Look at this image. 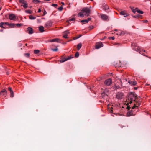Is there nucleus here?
<instances>
[{
	"label": "nucleus",
	"instance_id": "27",
	"mask_svg": "<svg viewBox=\"0 0 151 151\" xmlns=\"http://www.w3.org/2000/svg\"><path fill=\"white\" fill-rule=\"evenodd\" d=\"M29 18L30 19L33 20L36 19V17L33 16L32 15H30L29 16Z\"/></svg>",
	"mask_w": 151,
	"mask_h": 151
},
{
	"label": "nucleus",
	"instance_id": "50",
	"mask_svg": "<svg viewBox=\"0 0 151 151\" xmlns=\"http://www.w3.org/2000/svg\"><path fill=\"white\" fill-rule=\"evenodd\" d=\"M134 89L135 90H136L137 89V87H134Z\"/></svg>",
	"mask_w": 151,
	"mask_h": 151
},
{
	"label": "nucleus",
	"instance_id": "16",
	"mask_svg": "<svg viewBox=\"0 0 151 151\" xmlns=\"http://www.w3.org/2000/svg\"><path fill=\"white\" fill-rule=\"evenodd\" d=\"M44 27L42 26H41L39 27V30L41 32H43L45 31V30H44Z\"/></svg>",
	"mask_w": 151,
	"mask_h": 151
},
{
	"label": "nucleus",
	"instance_id": "39",
	"mask_svg": "<svg viewBox=\"0 0 151 151\" xmlns=\"http://www.w3.org/2000/svg\"><path fill=\"white\" fill-rule=\"evenodd\" d=\"M22 25V24H19V23L17 24H16V26L18 27H20Z\"/></svg>",
	"mask_w": 151,
	"mask_h": 151
},
{
	"label": "nucleus",
	"instance_id": "59",
	"mask_svg": "<svg viewBox=\"0 0 151 151\" xmlns=\"http://www.w3.org/2000/svg\"><path fill=\"white\" fill-rule=\"evenodd\" d=\"M62 4H63V5H64V3H63V2H62Z\"/></svg>",
	"mask_w": 151,
	"mask_h": 151
},
{
	"label": "nucleus",
	"instance_id": "55",
	"mask_svg": "<svg viewBox=\"0 0 151 151\" xmlns=\"http://www.w3.org/2000/svg\"><path fill=\"white\" fill-rule=\"evenodd\" d=\"M6 17L7 18H9V15L7 16Z\"/></svg>",
	"mask_w": 151,
	"mask_h": 151
},
{
	"label": "nucleus",
	"instance_id": "42",
	"mask_svg": "<svg viewBox=\"0 0 151 151\" xmlns=\"http://www.w3.org/2000/svg\"><path fill=\"white\" fill-rule=\"evenodd\" d=\"M52 6L56 7L57 6V5L56 4H52Z\"/></svg>",
	"mask_w": 151,
	"mask_h": 151
},
{
	"label": "nucleus",
	"instance_id": "52",
	"mask_svg": "<svg viewBox=\"0 0 151 151\" xmlns=\"http://www.w3.org/2000/svg\"><path fill=\"white\" fill-rule=\"evenodd\" d=\"M142 50L143 52H145V50Z\"/></svg>",
	"mask_w": 151,
	"mask_h": 151
},
{
	"label": "nucleus",
	"instance_id": "56",
	"mask_svg": "<svg viewBox=\"0 0 151 151\" xmlns=\"http://www.w3.org/2000/svg\"><path fill=\"white\" fill-rule=\"evenodd\" d=\"M147 22V20H145V22Z\"/></svg>",
	"mask_w": 151,
	"mask_h": 151
},
{
	"label": "nucleus",
	"instance_id": "20",
	"mask_svg": "<svg viewBox=\"0 0 151 151\" xmlns=\"http://www.w3.org/2000/svg\"><path fill=\"white\" fill-rule=\"evenodd\" d=\"M122 93H118L117 95V97L118 99H122Z\"/></svg>",
	"mask_w": 151,
	"mask_h": 151
},
{
	"label": "nucleus",
	"instance_id": "10",
	"mask_svg": "<svg viewBox=\"0 0 151 151\" xmlns=\"http://www.w3.org/2000/svg\"><path fill=\"white\" fill-rule=\"evenodd\" d=\"M102 8L104 10L106 11L107 10L109 9V7L106 4L104 3L102 5Z\"/></svg>",
	"mask_w": 151,
	"mask_h": 151
},
{
	"label": "nucleus",
	"instance_id": "44",
	"mask_svg": "<svg viewBox=\"0 0 151 151\" xmlns=\"http://www.w3.org/2000/svg\"><path fill=\"white\" fill-rule=\"evenodd\" d=\"M115 39L114 37H112L109 38V39H111L112 40H114Z\"/></svg>",
	"mask_w": 151,
	"mask_h": 151
},
{
	"label": "nucleus",
	"instance_id": "12",
	"mask_svg": "<svg viewBox=\"0 0 151 151\" xmlns=\"http://www.w3.org/2000/svg\"><path fill=\"white\" fill-rule=\"evenodd\" d=\"M27 31H28V33L29 34H32L33 33V30L32 28L31 27H28L27 28Z\"/></svg>",
	"mask_w": 151,
	"mask_h": 151
},
{
	"label": "nucleus",
	"instance_id": "40",
	"mask_svg": "<svg viewBox=\"0 0 151 151\" xmlns=\"http://www.w3.org/2000/svg\"><path fill=\"white\" fill-rule=\"evenodd\" d=\"M47 14V12L45 10H44L43 11V16H45L46 14Z\"/></svg>",
	"mask_w": 151,
	"mask_h": 151
},
{
	"label": "nucleus",
	"instance_id": "23",
	"mask_svg": "<svg viewBox=\"0 0 151 151\" xmlns=\"http://www.w3.org/2000/svg\"><path fill=\"white\" fill-rule=\"evenodd\" d=\"M10 28H14L16 27V24L14 23H10Z\"/></svg>",
	"mask_w": 151,
	"mask_h": 151
},
{
	"label": "nucleus",
	"instance_id": "15",
	"mask_svg": "<svg viewBox=\"0 0 151 151\" xmlns=\"http://www.w3.org/2000/svg\"><path fill=\"white\" fill-rule=\"evenodd\" d=\"M10 20H14L16 18V17L14 15L12 14H10Z\"/></svg>",
	"mask_w": 151,
	"mask_h": 151
},
{
	"label": "nucleus",
	"instance_id": "14",
	"mask_svg": "<svg viewBox=\"0 0 151 151\" xmlns=\"http://www.w3.org/2000/svg\"><path fill=\"white\" fill-rule=\"evenodd\" d=\"M128 83L133 86H135L137 84V82L135 81H128Z\"/></svg>",
	"mask_w": 151,
	"mask_h": 151
},
{
	"label": "nucleus",
	"instance_id": "34",
	"mask_svg": "<svg viewBox=\"0 0 151 151\" xmlns=\"http://www.w3.org/2000/svg\"><path fill=\"white\" fill-rule=\"evenodd\" d=\"M81 22H85L86 23H87L88 21L86 19H84V20H83L81 21Z\"/></svg>",
	"mask_w": 151,
	"mask_h": 151
},
{
	"label": "nucleus",
	"instance_id": "61",
	"mask_svg": "<svg viewBox=\"0 0 151 151\" xmlns=\"http://www.w3.org/2000/svg\"><path fill=\"white\" fill-rule=\"evenodd\" d=\"M8 90H9V87H8Z\"/></svg>",
	"mask_w": 151,
	"mask_h": 151
},
{
	"label": "nucleus",
	"instance_id": "3",
	"mask_svg": "<svg viewBox=\"0 0 151 151\" xmlns=\"http://www.w3.org/2000/svg\"><path fill=\"white\" fill-rule=\"evenodd\" d=\"M135 102H136V104H134V106L132 107V109H133L134 108H137V106H136V105H138V106H139L140 104V101H139V98H138V99H137V101H134Z\"/></svg>",
	"mask_w": 151,
	"mask_h": 151
},
{
	"label": "nucleus",
	"instance_id": "35",
	"mask_svg": "<svg viewBox=\"0 0 151 151\" xmlns=\"http://www.w3.org/2000/svg\"><path fill=\"white\" fill-rule=\"evenodd\" d=\"M26 57L27 58H29L30 56V54L28 53H27L24 54Z\"/></svg>",
	"mask_w": 151,
	"mask_h": 151
},
{
	"label": "nucleus",
	"instance_id": "28",
	"mask_svg": "<svg viewBox=\"0 0 151 151\" xmlns=\"http://www.w3.org/2000/svg\"><path fill=\"white\" fill-rule=\"evenodd\" d=\"M76 20V18H72L69 20H68L67 21V22L68 23L69 22L73 21H75Z\"/></svg>",
	"mask_w": 151,
	"mask_h": 151
},
{
	"label": "nucleus",
	"instance_id": "25",
	"mask_svg": "<svg viewBox=\"0 0 151 151\" xmlns=\"http://www.w3.org/2000/svg\"><path fill=\"white\" fill-rule=\"evenodd\" d=\"M23 4L24 5H23V7L25 9L27 8L28 6L27 3V2H26ZM21 6H22V5Z\"/></svg>",
	"mask_w": 151,
	"mask_h": 151
},
{
	"label": "nucleus",
	"instance_id": "22",
	"mask_svg": "<svg viewBox=\"0 0 151 151\" xmlns=\"http://www.w3.org/2000/svg\"><path fill=\"white\" fill-rule=\"evenodd\" d=\"M120 88V86L119 85H117L116 84L114 85L113 87V88L115 89H117L119 88Z\"/></svg>",
	"mask_w": 151,
	"mask_h": 151
},
{
	"label": "nucleus",
	"instance_id": "18",
	"mask_svg": "<svg viewBox=\"0 0 151 151\" xmlns=\"http://www.w3.org/2000/svg\"><path fill=\"white\" fill-rule=\"evenodd\" d=\"M83 13L82 11L79 12L78 14V16L79 17H83L84 15L83 14Z\"/></svg>",
	"mask_w": 151,
	"mask_h": 151
},
{
	"label": "nucleus",
	"instance_id": "11",
	"mask_svg": "<svg viewBox=\"0 0 151 151\" xmlns=\"http://www.w3.org/2000/svg\"><path fill=\"white\" fill-rule=\"evenodd\" d=\"M120 14L121 15L124 16V17L128 15V13H127L125 11H121L120 13Z\"/></svg>",
	"mask_w": 151,
	"mask_h": 151
},
{
	"label": "nucleus",
	"instance_id": "60",
	"mask_svg": "<svg viewBox=\"0 0 151 151\" xmlns=\"http://www.w3.org/2000/svg\"><path fill=\"white\" fill-rule=\"evenodd\" d=\"M41 2V1L38 0V2H37V3Z\"/></svg>",
	"mask_w": 151,
	"mask_h": 151
},
{
	"label": "nucleus",
	"instance_id": "45",
	"mask_svg": "<svg viewBox=\"0 0 151 151\" xmlns=\"http://www.w3.org/2000/svg\"><path fill=\"white\" fill-rule=\"evenodd\" d=\"M132 11L134 13H135L136 12H137L135 9H133Z\"/></svg>",
	"mask_w": 151,
	"mask_h": 151
},
{
	"label": "nucleus",
	"instance_id": "49",
	"mask_svg": "<svg viewBox=\"0 0 151 151\" xmlns=\"http://www.w3.org/2000/svg\"><path fill=\"white\" fill-rule=\"evenodd\" d=\"M124 32H121V35H124Z\"/></svg>",
	"mask_w": 151,
	"mask_h": 151
},
{
	"label": "nucleus",
	"instance_id": "33",
	"mask_svg": "<svg viewBox=\"0 0 151 151\" xmlns=\"http://www.w3.org/2000/svg\"><path fill=\"white\" fill-rule=\"evenodd\" d=\"M79 56V53L78 52H77L76 54H75V56L76 57L78 58Z\"/></svg>",
	"mask_w": 151,
	"mask_h": 151
},
{
	"label": "nucleus",
	"instance_id": "38",
	"mask_svg": "<svg viewBox=\"0 0 151 151\" xmlns=\"http://www.w3.org/2000/svg\"><path fill=\"white\" fill-rule=\"evenodd\" d=\"M52 50L53 51H56L58 50V49L57 48V47H56L55 49H52Z\"/></svg>",
	"mask_w": 151,
	"mask_h": 151
},
{
	"label": "nucleus",
	"instance_id": "2",
	"mask_svg": "<svg viewBox=\"0 0 151 151\" xmlns=\"http://www.w3.org/2000/svg\"><path fill=\"white\" fill-rule=\"evenodd\" d=\"M81 11L83 13H85V15L88 16L91 12L90 9L88 7H85L83 8L81 10Z\"/></svg>",
	"mask_w": 151,
	"mask_h": 151
},
{
	"label": "nucleus",
	"instance_id": "43",
	"mask_svg": "<svg viewBox=\"0 0 151 151\" xmlns=\"http://www.w3.org/2000/svg\"><path fill=\"white\" fill-rule=\"evenodd\" d=\"M130 8L131 9V10L132 11L133 9H134V7L133 6H130Z\"/></svg>",
	"mask_w": 151,
	"mask_h": 151
},
{
	"label": "nucleus",
	"instance_id": "36",
	"mask_svg": "<svg viewBox=\"0 0 151 151\" xmlns=\"http://www.w3.org/2000/svg\"><path fill=\"white\" fill-rule=\"evenodd\" d=\"M32 2L33 3L35 4L37 3V2H38V0H32Z\"/></svg>",
	"mask_w": 151,
	"mask_h": 151
},
{
	"label": "nucleus",
	"instance_id": "19",
	"mask_svg": "<svg viewBox=\"0 0 151 151\" xmlns=\"http://www.w3.org/2000/svg\"><path fill=\"white\" fill-rule=\"evenodd\" d=\"M14 96L13 91L12 90V88L10 87V97H13Z\"/></svg>",
	"mask_w": 151,
	"mask_h": 151
},
{
	"label": "nucleus",
	"instance_id": "8",
	"mask_svg": "<svg viewBox=\"0 0 151 151\" xmlns=\"http://www.w3.org/2000/svg\"><path fill=\"white\" fill-rule=\"evenodd\" d=\"M52 24L51 21H48L45 24V26L47 28L50 27L52 26Z\"/></svg>",
	"mask_w": 151,
	"mask_h": 151
},
{
	"label": "nucleus",
	"instance_id": "47",
	"mask_svg": "<svg viewBox=\"0 0 151 151\" xmlns=\"http://www.w3.org/2000/svg\"><path fill=\"white\" fill-rule=\"evenodd\" d=\"M41 10L40 9H38V13L40 12H41Z\"/></svg>",
	"mask_w": 151,
	"mask_h": 151
},
{
	"label": "nucleus",
	"instance_id": "63",
	"mask_svg": "<svg viewBox=\"0 0 151 151\" xmlns=\"http://www.w3.org/2000/svg\"><path fill=\"white\" fill-rule=\"evenodd\" d=\"M25 46H27V44H25Z\"/></svg>",
	"mask_w": 151,
	"mask_h": 151
},
{
	"label": "nucleus",
	"instance_id": "30",
	"mask_svg": "<svg viewBox=\"0 0 151 151\" xmlns=\"http://www.w3.org/2000/svg\"><path fill=\"white\" fill-rule=\"evenodd\" d=\"M40 52V51L38 50H35L34 51V53L35 54H37Z\"/></svg>",
	"mask_w": 151,
	"mask_h": 151
},
{
	"label": "nucleus",
	"instance_id": "64",
	"mask_svg": "<svg viewBox=\"0 0 151 151\" xmlns=\"http://www.w3.org/2000/svg\"><path fill=\"white\" fill-rule=\"evenodd\" d=\"M1 8H0V10H1Z\"/></svg>",
	"mask_w": 151,
	"mask_h": 151
},
{
	"label": "nucleus",
	"instance_id": "48",
	"mask_svg": "<svg viewBox=\"0 0 151 151\" xmlns=\"http://www.w3.org/2000/svg\"><path fill=\"white\" fill-rule=\"evenodd\" d=\"M135 9H136V12H137V10H139V9H138V8H135Z\"/></svg>",
	"mask_w": 151,
	"mask_h": 151
},
{
	"label": "nucleus",
	"instance_id": "5",
	"mask_svg": "<svg viewBox=\"0 0 151 151\" xmlns=\"http://www.w3.org/2000/svg\"><path fill=\"white\" fill-rule=\"evenodd\" d=\"M112 79L111 78H109L105 81L104 83L106 86H109L112 83Z\"/></svg>",
	"mask_w": 151,
	"mask_h": 151
},
{
	"label": "nucleus",
	"instance_id": "31",
	"mask_svg": "<svg viewBox=\"0 0 151 151\" xmlns=\"http://www.w3.org/2000/svg\"><path fill=\"white\" fill-rule=\"evenodd\" d=\"M25 12L27 13H28V14H31V13H32V12H31V10H26Z\"/></svg>",
	"mask_w": 151,
	"mask_h": 151
},
{
	"label": "nucleus",
	"instance_id": "53",
	"mask_svg": "<svg viewBox=\"0 0 151 151\" xmlns=\"http://www.w3.org/2000/svg\"><path fill=\"white\" fill-rule=\"evenodd\" d=\"M133 17L134 18H137L138 17L137 16H133Z\"/></svg>",
	"mask_w": 151,
	"mask_h": 151
},
{
	"label": "nucleus",
	"instance_id": "57",
	"mask_svg": "<svg viewBox=\"0 0 151 151\" xmlns=\"http://www.w3.org/2000/svg\"><path fill=\"white\" fill-rule=\"evenodd\" d=\"M81 35L79 36V37H78L77 38H80V37H81Z\"/></svg>",
	"mask_w": 151,
	"mask_h": 151
},
{
	"label": "nucleus",
	"instance_id": "21",
	"mask_svg": "<svg viewBox=\"0 0 151 151\" xmlns=\"http://www.w3.org/2000/svg\"><path fill=\"white\" fill-rule=\"evenodd\" d=\"M82 46V44L81 43H79L77 45V50L78 51L81 48Z\"/></svg>",
	"mask_w": 151,
	"mask_h": 151
},
{
	"label": "nucleus",
	"instance_id": "1",
	"mask_svg": "<svg viewBox=\"0 0 151 151\" xmlns=\"http://www.w3.org/2000/svg\"><path fill=\"white\" fill-rule=\"evenodd\" d=\"M138 97L135 93H130L128 96V99L127 100L128 103L131 104L133 101H136L137 99H138Z\"/></svg>",
	"mask_w": 151,
	"mask_h": 151
},
{
	"label": "nucleus",
	"instance_id": "41",
	"mask_svg": "<svg viewBox=\"0 0 151 151\" xmlns=\"http://www.w3.org/2000/svg\"><path fill=\"white\" fill-rule=\"evenodd\" d=\"M73 57V56L71 57V56H68V58H67V59H68V60L69 59H71Z\"/></svg>",
	"mask_w": 151,
	"mask_h": 151
},
{
	"label": "nucleus",
	"instance_id": "51",
	"mask_svg": "<svg viewBox=\"0 0 151 151\" xmlns=\"http://www.w3.org/2000/svg\"><path fill=\"white\" fill-rule=\"evenodd\" d=\"M113 112V110L112 109H111V110L110 111V112L111 113H112Z\"/></svg>",
	"mask_w": 151,
	"mask_h": 151
},
{
	"label": "nucleus",
	"instance_id": "54",
	"mask_svg": "<svg viewBox=\"0 0 151 151\" xmlns=\"http://www.w3.org/2000/svg\"><path fill=\"white\" fill-rule=\"evenodd\" d=\"M19 45L20 46H22V44H19Z\"/></svg>",
	"mask_w": 151,
	"mask_h": 151
},
{
	"label": "nucleus",
	"instance_id": "4",
	"mask_svg": "<svg viewBox=\"0 0 151 151\" xmlns=\"http://www.w3.org/2000/svg\"><path fill=\"white\" fill-rule=\"evenodd\" d=\"M9 23L8 22H1L0 23V27L5 28H6L7 26H9Z\"/></svg>",
	"mask_w": 151,
	"mask_h": 151
},
{
	"label": "nucleus",
	"instance_id": "7",
	"mask_svg": "<svg viewBox=\"0 0 151 151\" xmlns=\"http://www.w3.org/2000/svg\"><path fill=\"white\" fill-rule=\"evenodd\" d=\"M101 18L103 20L107 21L109 20V17L108 16L105 14H102L101 15Z\"/></svg>",
	"mask_w": 151,
	"mask_h": 151
},
{
	"label": "nucleus",
	"instance_id": "29",
	"mask_svg": "<svg viewBox=\"0 0 151 151\" xmlns=\"http://www.w3.org/2000/svg\"><path fill=\"white\" fill-rule=\"evenodd\" d=\"M19 1L20 3H22L23 4H24V3L26 2L24 0H19Z\"/></svg>",
	"mask_w": 151,
	"mask_h": 151
},
{
	"label": "nucleus",
	"instance_id": "13",
	"mask_svg": "<svg viewBox=\"0 0 151 151\" xmlns=\"http://www.w3.org/2000/svg\"><path fill=\"white\" fill-rule=\"evenodd\" d=\"M49 42H59V39L58 38H55L53 39L49 40Z\"/></svg>",
	"mask_w": 151,
	"mask_h": 151
},
{
	"label": "nucleus",
	"instance_id": "46",
	"mask_svg": "<svg viewBox=\"0 0 151 151\" xmlns=\"http://www.w3.org/2000/svg\"><path fill=\"white\" fill-rule=\"evenodd\" d=\"M91 18H88L87 19H86L88 21V22L91 20Z\"/></svg>",
	"mask_w": 151,
	"mask_h": 151
},
{
	"label": "nucleus",
	"instance_id": "17",
	"mask_svg": "<svg viewBox=\"0 0 151 151\" xmlns=\"http://www.w3.org/2000/svg\"><path fill=\"white\" fill-rule=\"evenodd\" d=\"M69 33V32L68 31H66L65 32V34L63 36V37L65 38H68V34Z\"/></svg>",
	"mask_w": 151,
	"mask_h": 151
},
{
	"label": "nucleus",
	"instance_id": "32",
	"mask_svg": "<svg viewBox=\"0 0 151 151\" xmlns=\"http://www.w3.org/2000/svg\"><path fill=\"white\" fill-rule=\"evenodd\" d=\"M137 12L140 14H143V12L141 11L140 10H137Z\"/></svg>",
	"mask_w": 151,
	"mask_h": 151
},
{
	"label": "nucleus",
	"instance_id": "37",
	"mask_svg": "<svg viewBox=\"0 0 151 151\" xmlns=\"http://www.w3.org/2000/svg\"><path fill=\"white\" fill-rule=\"evenodd\" d=\"M63 9V8L62 6H60V7L58 8V10L60 11H61Z\"/></svg>",
	"mask_w": 151,
	"mask_h": 151
},
{
	"label": "nucleus",
	"instance_id": "24",
	"mask_svg": "<svg viewBox=\"0 0 151 151\" xmlns=\"http://www.w3.org/2000/svg\"><path fill=\"white\" fill-rule=\"evenodd\" d=\"M67 60H68V59H67V58H63L61 59L60 60V62L61 63H63V62H64Z\"/></svg>",
	"mask_w": 151,
	"mask_h": 151
},
{
	"label": "nucleus",
	"instance_id": "62",
	"mask_svg": "<svg viewBox=\"0 0 151 151\" xmlns=\"http://www.w3.org/2000/svg\"><path fill=\"white\" fill-rule=\"evenodd\" d=\"M127 107L128 108V109H129V108H130V107L129 106H128Z\"/></svg>",
	"mask_w": 151,
	"mask_h": 151
},
{
	"label": "nucleus",
	"instance_id": "6",
	"mask_svg": "<svg viewBox=\"0 0 151 151\" xmlns=\"http://www.w3.org/2000/svg\"><path fill=\"white\" fill-rule=\"evenodd\" d=\"M103 46V45L102 42H99L96 44L95 47L96 49H98Z\"/></svg>",
	"mask_w": 151,
	"mask_h": 151
},
{
	"label": "nucleus",
	"instance_id": "58",
	"mask_svg": "<svg viewBox=\"0 0 151 151\" xmlns=\"http://www.w3.org/2000/svg\"><path fill=\"white\" fill-rule=\"evenodd\" d=\"M129 113H130V112L129 113H128V115H129V116H131L132 115L131 114H129Z\"/></svg>",
	"mask_w": 151,
	"mask_h": 151
},
{
	"label": "nucleus",
	"instance_id": "9",
	"mask_svg": "<svg viewBox=\"0 0 151 151\" xmlns=\"http://www.w3.org/2000/svg\"><path fill=\"white\" fill-rule=\"evenodd\" d=\"M0 95L2 96L5 97L6 95V91L5 89L3 90L0 92Z\"/></svg>",
	"mask_w": 151,
	"mask_h": 151
},
{
	"label": "nucleus",
	"instance_id": "26",
	"mask_svg": "<svg viewBox=\"0 0 151 151\" xmlns=\"http://www.w3.org/2000/svg\"><path fill=\"white\" fill-rule=\"evenodd\" d=\"M137 51H139V53L142 55H143L144 56H145L143 53V52L142 51V50L139 51V49L138 47H137Z\"/></svg>",
	"mask_w": 151,
	"mask_h": 151
}]
</instances>
